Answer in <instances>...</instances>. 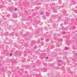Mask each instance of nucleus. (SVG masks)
Segmentation results:
<instances>
[{
    "label": "nucleus",
    "instance_id": "obj_1",
    "mask_svg": "<svg viewBox=\"0 0 77 77\" xmlns=\"http://www.w3.org/2000/svg\"><path fill=\"white\" fill-rule=\"evenodd\" d=\"M64 49L65 50H68V48L67 47H65V48H64Z\"/></svg>",
    "mask_w": 77,
    "mask_h": 77
},
{
    "label": "nucleus",
    "instance_id": "obj_2",
    "mask_svg": "<svg viewBox=\"0 0 77 77\" xmlns=\"http://www.w3.org/2000/svg\"><path fill=\"white\" fill-rule=\"evenodd\" d=\"M63 34H65V33H66V32L65 31H64L63 32Z\"/></svg>",
    "mask_w": 77,
    "mask_h": 77
},
{
    "label": "nucleus",
    "instance_id": "obj_3",
    "mask_svg": "<svg viewBox=\"0 0 77 77\" xmlns=\"http://www.w3.org/2000/svg\"><path fill=\"white\" fill-rule=\"evenodd\" d=\"M58 62H62V61L60 60H58Z\"/></svg>",
    "mask_w": 77,
    "mask_h": 77
},
{
    "label": "nucleus",
    "instance_id": "obj_4",
    "mask_svg": "<svg viewBox=\"0 0 77 77\" xmlns=\"http://www.w3.org/2000/svg\"><path fill=\"white\" fill-rule=\"evenodd\" d=\"M46 59H48V57H45Z\"/></svg>",
    "mask_w": 77,
    "mask_h": 77
},
{
    "label": "nucleus",
    "instance_id": "obj_5",
    "mask_svg": "<svg viewBox=\"0 0 77 77\" xmlns=\"http://www.w3.org/2000/svg\"><path fill=\"white\" fill-rule=\"evenodd\" d=\"M10 56H12V54H10Z\"/></svg>",
    "mask_w": 77,
    "mask_h": 77
},
{
    "label": "nucleus",
    "instance_id": "obj_6",
    "mask_svg": "<svg viewBox=\"0 0 77 77\" xmlns=\"http://www.w3.org/2000/svg\"><path fill=\"white\" fill-rule=\"evenodd\" d=\"M60 25L61 26H62V24H60Z\"/></svg>",
    "mask_w": 77,
    "mask_h": 77
},
{
    "label": "nucleus",
    "instance_id": "obj_7",
    "mask_svg": "<svg viewBox=\"0 0 77 77\" xmlns=\"http://www.w3.org/2000/svg\"><path fill=\"white\" fill-rule=\"evenodd\" d=\"M52 5H53L54 4V3H52Z\"/></svg>",
    "mask_w": 77,
    "mask_h": 77
},
{
    "label": "nucleus",
    "instance_id": "obj_8",
    "mask_svg": "<svg viewBox=\"0 0 77 77\" xmlns=\"http://www.w3.org/2000/svg\"><path fill=\"white\" fill-rule=\"evenodd\" d=\"M76 55H77V54H76Z\"/></svg>",
    "mask_w": 77,
    "mask_h": 77
},
{
    "label": "nucleus",
    "instance_id": "obj_9",
    "mask_svg": "<svg viewBox=\"0 0 77 77\" xmlns=\"http://www.w3.org/2000/svg\"><path fill=\"white\" fill-rule=\"evenodd\" d=\"M58 65H59V64H58Z\"/></svg>",
    "mask_w": 77,
    "mask_h": 77
}]
</instances>
